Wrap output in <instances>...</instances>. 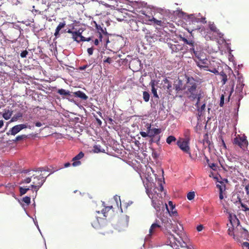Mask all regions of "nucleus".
I'll use <instances>...</instances> for the list:
<instances>
[{
	"label": "nucleus",
	"mask_w": 249,
	"mask_h": 249,
	"mask_svg": "<svg viewBox=\"0 0 249 249\" xmlns=\"http://www.w3.org/2000/svg\"><path fill=\"white\" fill-rule=\"evenodd\" d=\"M91 225L95 229H98L100 227V225L99 222V219L98 217L96 218V221H94L91 223Z\"/></svg>",
	"instance_id": "c9c22d12"
},
{
	"label": "nucleus",
	"mask_w": 249,
	"mask_h": 249,
	"mask_svg": "<svg viewBox=\"0 0 249 249\" xmlns=\"http://www.w3.org/2000/svg\"><path fill=\"white\" fill-rule=\"evenodd\" d=\"M173 89H175L176 90L178 91L182 89V83L181 80H178L174 85Z\"/></svg>",
	"instance_id": "a878e982"
},
{
	"label": "nucleus",
	"mask_w": 249,
	"mask_h": 249,
	"mask_svg": "<svg viewBox=\"0 0 249 249\" xmlns=\"http://www.w3.org/2000/svg\"><path fill=\"white\" fill-rule=\"evenodd\" d=\"M57 93L61 95L71 96V92L69 90H67L63 89H58Z\"/></svg>",
	"instance_id": "bb28decb"
},
{
	"label": "nucleus",
	"mask_w": 249,
	"mask_h": 249,
	"mask_svg": "<svg viewBox=\"0 0 249 249\" xmlns=\"http://www.w3.org/2000/svg\"><path fill=\"white\" fill-rule=\"evenodd\" d=\"M30 200L31 198L29 196H25L22 199L23 201L27 205H29L30 203Z\"/></svg>",
	"instance_id": "37998d69"
},
{
	"label": "nucleus",
	"mask_w": 249,
	"mask_h": 249,
	"mask_svg": "<svg viewBox=\"0 0 249 249\" xmlns=\"http://www.w3.org/2000/svg\"><path fill=\"white\" fill-rule=\"evenodd\" d=\"M178 146L184 152H187V140L180 139L177 142Z\"/></svg>",
	"instance_id": "6ab92c4d"
},
{
	"label": "nucleus",
	"mask_w": 249,
	"mask_h": 249,
	"mask_svg": "<svg viewBox=\"0 0 249 249\" xmlns=\"http://www.w3.org/2000/svg\"><path fill=\"white\" fill-rule=\"evenodd\" d=\"M218 140L219 146H220V147L222 146L223 149H226L227 146L222 136H220L218 137Z\"/></svg>",
	"instance_id": "c85d7f7f"
},
{
	"label": "nucleus",
	"mask_w": 249,
	"mask_h": 249,
	"mask_svg": "<svg viewBox=\"0 0 249 249\" xmlns=\"http://www.w3.org/2000/svg\"><path fill=\"white\" fill-rule=\"evenodd\" d=\"M65 22H60L58 24V25L57 26L55 29V33L54 34V36L56 37H57L59 35L60 31L61 30V29H62L63 28L65 27Z\"/></svg>",
	"instance_id": "393cba45"
},
{
	"label": "nucleus",
	"mask_w": 249,
	"mask_h": 249,
	"mask_svg": "<svg viewBox=\"0 0 249 249\" xmlns=\"http://www.w3.org/2000/svg\"><path fill=\"white\" fill-rule=\"evenodd\" d=\"M112 208V206L105 207V208L101 211V213L104 214V216L106 217V215L105 214L106 212L109 211Z\"/></svg>",
	"instance_id": "a19ab883"
},
{
	"label": "nucleus",
	"mask_w": 249,
	"mask_h": 249,
	"mask_svg": "<svg viewBox=\"0 0 249 249\" xmlns=\"http://www.w3.org/2000/svg\"><path fill=\"white\" fill-rule=\"evenodd\" d=\"M153 138L154 140L155 143H156L159 146L160 145V140L161 137L160 135V134H158L156 136L153 137Z\"/></svg>",
	"instance_id": "f704fd0d"
},
{
	"label": "nucleus",
	"mask_w": 249,
	"mask_h": 249,
	"mask_svg": "<svg viewBox=\"0 0 249 249\" xmlns=\"http://www.w3.org/2000/svg\"><path fill=\"white\" fill-rule=\"evenodd\" d=\"M30 190V188H23L20 187L19 188V191L21 196L25 194L27 192Z\"/></svg>",
	"instance_id": "4c0bfd02"
},
{
	"label": "nucleus",
	"mask_w": 249,
	"mask_h": 249,
	"mask_svg": "<svg viewBox=\"0 0 249 249\" xmlns=\"http://www.w3.org/2000/svg\"><path fill=\"white\" fill-rule=\"evenodd\" d=\"M225 96L224 94H222L220 96V101L219 105L220 107H223L224 104Z\"/></svg>",
	"instance_id": "49530a36"
},
{
	"label": "nucleus",
	"mask_w": 249,
	"mask_h": 249,
	"mask_svg": "<svg viewBox=\"0 0 249 249\" xmlns=\"http://www.w3.org/2000/svg\"><path fill=\"white\" fill-rule=\"evenodd\" d=\"M152 205L156 211V214L158 217L160 218L164 214L165 215V204L159 200H152Z\"/></svg>",
	"instance_id": "423d86ee"
},
{
	"label": "nucleus",
	"mask_w": 249,
	"mask_h": 249,
	"mask_svg": "<svg viewBox=\"0 0 249 249\" xmlns=\"http://www.w3.org/2000/svg\"><path fill=\"white\" fill-rule=\"evenodd\" d=\"M220 79L221 82H222V85H225L227 81V75L223 71L220 72Z\"/></svg>",
	"instance_id": "cd10ccee"
},
{
	"label": "nucleus",
	"mask_w": 249,
	"mask_h": 249,
	"mask_svg": "<svg viewBox=\"0 0 249 249\" xmlns=\"http://www.w3.org/2000/svg\"><path fill=\"white\" fill-rule=\"evenodd\" d=\"M99 3L105 5L106 7H110L111 9H115V7L114 5H111L109 4H107L103 0H99Z\"/></svg>",
	"instance_id": "e433bc0d"
},
{
	"label": "nucleus",
	"mask_w": 249,
	"mask_h": 249,
	"mask_svg": "<svg viewBox=\"0 0 249 249\" xmlns=\"http://www.w3.org/2000/svg\"><path fill=\"white\" fill-rule=\"evenodd\" d=\"M162 82L163 88L164 89H166L167 91L170 94L173 89L172 83L170 82L167 78L163 79Z\"/></svg>",
	"instance_id": "f3484780"
},
{
	"label": "nucleus",
	"mask_w": 249,
	"mask_h": 249,
	"mask_svg": "<svg viewBox=\"0 0 249 249\" xmlns=\"http://www.w3.org/2000/svg\"><path fill=\"white\" fill-rule=\"evenodd\" d=\"M91 40V37H88V38H86L84 36H81V38L80 39V41H89Z\"/></svg>",
	"instance_id": "603ef678"
},
{
	"label": "nucleus",
	"mask_w": 249,
	"mask_h": 249,
	"mask_svg": "<svg viewBox=\"0 0 249 249\" xmlns=\"http://www.w3.org/2000/svg\"><path fill=\"white\" fill-rule=\"evenodd\" d=\"M167 215L163 214L162 216L159 218L161 221L160 224L162 226V227L161 228V230L169 231L172 228V221L167 217Z\"/></svg>",
	"instance_id": "6e6552de"
},
{
	"label": "nucleus",
	"mask_w": 249,
	"mask_h": 249,
	"mask_svg": "<svg viewBox=\"0 0 249 249\" xmlns=\"http://www.w3.org/2000/svg\"><path fill=\"white\" fill-rule=\"evenodd\" d=\"M57 170H58V169L53 170L48 167H39V168H38L37 169H36V172H42L43 171L49 172H50V174L48 175V176H49L50 174L53 173L54 172H55L56 171H57Z\"/></svg>",
	"instance_id": "b1692460"
},
{
	"label": "nucleus",
	"mask_w": 249,
	"mask_h": 249,
	"mask_svg": "<svg viewBox=\"0 0 249 249\" xmlns=\"http://www.w3.org/2000/svg\"><path fill=\"white\" fill-rule=\"evenodd\" d=\"M188 45L190 46V52L193 53L195 57L199 61L204 60L203 49L199 42H195L192 38L188 40Z\"/></svg>",
	"instance_id": "7ed1b4c3"
},
{
	"label": "nucleus",
	"mask_w": 249,
	"mask_h": 249,
	"mask_svg": "<svg viewBox=\"0 0 249 249\" xmlns=\"http://www.w3.org/2000/svg\"><path fill=\"white\" fill-rule=\"evenodd\" d=\"M145 126L148 130V137H153L161 132V130L160 128H151L150 124H146Z\"/></svg>",
	"instance_id": "9b49d317"
},
{
	"label": "nucleus",
	"mask_w": 249,
	"mask_h": 249,
	"mask_svg": "<svg viewBox=\"0 0 249 249\" xmlns=\"http://www.w3.org/2000/svg\"><path fill=\"white\" fill-rule=\"evenodd\" d=\"M246 193L248 195H249V184L246 185L245 188Z\"/></svg>",
	"instance_id": "0e129e2a"
},
{
	"label": "nucleus",
	"mask_w": 249,
	"mask_h": 249,
	"mask_svg": "<svg viewBox=\"0 0 249 249\" xmlns=\"http://www.w3.org/2000/svg\"><path fill=\"white\" fill-rule=\"evenodd\" d=\"M88 53L89 55H91L93 54V47L89 48L87 50Z\"/></svg>",
	"instance_id": "6e6d98bb"
},
{
	"label": "nucleus",
	"mask_w": 249,
	"mask_h": 249,
	"mask_svg": "<svg viewBox=\"0 0 249 249\" xmlns=\"http://www.w3.org/2000/svg\"><path fill=\"white\" fill-rule=\"evenodd\" d=\"M201 98H199V100H197V98L194 100H189V102H192L193 104H194L196 109L198 111V113H200V115H201L203 111H204L206 107V104L204 103L200 107H199V103L200 102V99Z\"/></svg>",
	"instance_id": "f8f14e48"
},
{
	"label": "nucleus",
	"mask_w": 249,
	"mask_h": 249,
	"mask_svg": "<svg viewBox=\"0 0 249 249\" xmlns=\"http://www.w3.org/2000/svg\"><path fill=\"white\" fill-rule=\"evenodd\" d=\"M27 127V125L26 124H20L16 125L11 128L8 134H10L12 135H15L21 130Z\"/></svg>",
	"instance_id": "ddd939ff"
},
{
	"label": "nucleus",
	"mask_w": 249,
	"mask_h": 249,
	"mask_svg": "<svg viewBox=\"0 0 249 249\" xmlns=\"http://www.w3.org/2000/svg\"><path fill=\"white\" fill-rule=\"evenodd\" d=\"M99 41H100V39H95L94 41V44H95V45L97 46L99 44Z\"/></svg>",
	"instance_id": "338daca9"
},
{
	"label": "nucleus",
	"mask_w": 249,
	"mask_h": 249,
	"mask_svg": "<svg viewBox=\"0 0 249 249\" xmlns=\"http://www.w3.org/2000/svg\"><path fill=\"white\" fill-rule=\"evenodd\" d=\"M161 227H162V226L161 225L160 221H157L155 223H153L149 231V234L145 237V241H148L150 239L151 235L156 232L158 229H161Z\"/></svg>",
	"instance_id": "9d476101"
},
{
	"label": "nucleus",
	"mask_w": 249,
	"mask_h": 249,
	"mask_svg": "<svg viewBox=\"0 0 249 249\" xmlns=\"http://www.w3.org/2000/svg\"><path fill=\"white\" fill-rule=\"evenodd\" d=\"M238 200L236 201V203L239 202V203L241 205V207L243 208V210L245 212L249 211V208L246 204L242 203L241 198L238 197Z\"/></svg>",
	"instance_id": "c756f323"
},
{
	"label": "nucleus",
	"mask_w": 249,
	"mask_h": 249,
	"mask_svg": "<svg viewBox=\"0 0 249 249\" xmlns=\"http://www.w3.org/2000/svg\"><path fill=\"white\" fill-rule=\"evenodd\" d=\"M12 114V112L9 110H5L3 114V117L5 120H8L10 118Z\"/></svg>",
	"instance_id": "2f4dec72"
},
{
	"label": "nucleus",
	"mask_w": 249,
	"mask_h": 249,
	"mask_svg": "<svg viewBox=\"0 0 249 249\" xmlns=\"http://www.w3.org/2000/svg\"><path fill=\"white\" fill-rule=\"evenodd\" d=\"M74 94L77 97H79L82 99L86 100L88 99V97L86 95V94L83 92V91H81L80 90L76 91L74 92Z\"/></svg>",
	"instance_id": "5701e85b"
},
{
	"label": "nucleus",
	"mask_w": 249,
	"mask_h": 249,
	"mask_svg": "<svg viewBox=\"0 0 249 249\" xmlns=\"http://www.w3.org/2000/svg\"><path fill=\"white\" fill-rule=\"evenodd\" d=\"M28 52L26 50H25V51H22L20 53V56L22 58H25L27 56V55L28 54Z\"/></svg>",
	"instance_id": "3c124183"
},
{
	"label": "nucleus",
	"mask_w": 249,
	"mask_h": 249,
	"mask_svg": "<svg viewBox=\"0 0 249 249\" xmlns=\"http://www.w3.org/2000/svg\"><path fill=\"white\" fill-rule=\"evenodd\" d=\"M151 37L154 41L159 40L160 42H166L169 39V35L163 29H161L158 30Z\"/></svg>",
	"instance_id": "39448f33"
},
{
	"label": "nucleus",
	"mask_w": 249,
	"mask_h": 249,
	"mask_svg": "<svg viewBox=\"0 0 249 249\" xmlns=\"http://www.w3.org/2000/svg\"><path fill=\"white\" fill-rule=\"evenodd\" d=\"M33 219V220H34V224H35V225L36 226L37 229L40 232V233H41V231H40V230L39 228V226H38V223L37 222V221L36 220H35L34 218Z\"/></svg>",
	"instance_id": "e2e57ef3"
},
{
	"label": "nucleus",
	"mask_w": 249,
	"mask_h": 249,
	"mask_svg": "<svg viewBox=\"0 0 249 249\" xmlns=\"http://www.w3.org/2000/svg\"><path fill=\"white\" fill-rule=\"evenodd\" d=\"M32 181V176L31 177H28L24 179L22 181V183H29L31 181Z\"/></svg>",
	"instance_id": "de8ad7c7"
},
{
	"label": "nucleus",
	"mask_w": 249,
	"mask_h": 249,
	"mask_svg": "<svg viewBox=\"0 0 249 249\" xmlns=\"http://www.w3.org/2000/svg\"><path fill=\"white\" fill-rule=\"evenodd\" d=\"M203 229V226L202 225H199L197 226L196 230L198 231H201Z\"/></svg>",
	"instance_id": "052dcab7"
},
{
	"label": "nucleus",
	"mask_w": 249,
	"mask_h": 249,
	"mask_svg": "<svg viewBox=\"0 0 249 249\" xmlns=\"http://www.w3.org/2000/svg\"><path fill=\"white\" fill-rule=\"evenodd\" d=\"M209 166L211 168H212L213 170H215L216 168L217 165L215 163H211L209 164Z\"/></svg>",
	"instance_id": "5fc2aeb1"
},
{
	"label": "nucleus",
	"mask_w": 249,
	"mask_h": 249,
	"mask_svg": "<svg viewBox=\"0 0 249 249\" xmlns=\"http://www.w3.org/2000/svg\"><path fill=\"white\" fill-rule=\"evenodd\" d=\"M90 65V64H89V65L87 64V65H84L83 66L80 67L79 70H81V71L84 70L86 68H88Z\"/></svg>",
	"instance_id": "bf43d9fd"
},
{
	"label": "nucleus",
	"mask_w": 249,
	"mask_h": 249,
	"mask_svg": "<svg viewBox=\"0 0 249 249\" xmlns=\"http://www.w3.org/2000/svg\"><path fill=\"white\" fill-rule=\"evenodd\" d=\"M114 199L115 201H116L117 205H119V202L120 203V205L121 204V199H120V196L116 195L114 196Z\"/></svg>",
	"instance_id": "a18cd8bd"
},
{
	"label": "nucleus",
	"mask_w": 249,
	"mask_h": 249,
	"mask_svg": "<svg viewBox=\"0 0 249 249\" xmlns=\"http://www.w3.org/2000/svg\"><path fill=\"white\" fill-rule=\"evenodd\" d=\"M216 187L219 189V192H223V191H225V189H226V187H225V185L222 186V185H221L219 184H217Z\"/></svg>",
	"instance_id": "c03bdc74"
},
{
	"label": "nucleus",
	"mask_w": 249,
	"mask_h": 249,
	"mask_svg": "<svg viewBox=\"0 0 249 249\" xmlns=\"http://www.w3.org/2000/svg\"><path fill=\"white\" fill-rule=\"evenodd\" d=\"M235 235V238L234 239L239 242L243 240L248 239L249 236L248 231L242 228L241 226L236 228Z\"/></svg>",
	"instance_id": "0eeeda50"
},
{
	"label": "nucleus",
	"mask_w": 249,
	"mask_h": 249,
	"mask_svg": "<svg viewBox=\"0 0 249 249\" xmlns=\"http://www.w3.org/2000/svg\"><path fill=\"white\" fill-rule=\"evenodd\" d=\"M244 86V84L243 83L242 78L239 77L237 81L236 88L239 89L240 90H242Z\"/></svg>",
	"instance_id": "7c9ffc66"
},
{
	"label": "nucleus",
	"mask_w": 249,
	"mask_h": 249,
	"mask_svg": "<svg viewBox=\"0 0 249 249\" xmlns=\"http://www.w3.org/2000/svg\"><path fill=\"white\" fill-rule=\"evenodd\" d=\"M188 154H189V156L190 157V158L192 160H195L196 158L197 157V154L196 153H193V154H191L190 152H189V146H188Z\"/></svg>",
	"instance_id": "79ce46f5"
},
{
	"label": "nucleus",
	"mask_w": 249,
	"mask_h": 249,
	"mask_svg": "<svg viewBox=\"0 0 249 249\" xmlns=\"http://www.w3.org/2000/svg\"><path fill=\"white\" fill-rule=\"evenodd\" d=\"M150 138V140H149V143L150 144H151L152 143H155V141H154V140L153 139V137H149Z\"/></svg>",
	"instance_id": "69168bd1"
},
{
	"label": "nucleus",
	"mask_w": 249,
	"mask_h": 249,
	"mask_svg": "<svg viewBox=\"0 0 249 249\" xmlns=\"http://www.w3.org/2000/svg\"><path fill=\"white\" fill-rule=\"evenodd\" d=\"M150 85L152 87V93L153 94L154 97L156 98V101H158V99L159 98V96L158 95L157 92V89H156L155 87V81H152L150 83Z\"/></svg>",
	"instance_id": "4be33fe9"
},
{
	"label": "nucleus",
	"mask_w": 249,
	"mask_h": 249,
	"mask_svg": "<svg viewBox=\"0 0 249 249\" xmlns=\"http://www.w3.org/2000/svg\"><path fill=\"white\" fill-rule=\"evenodd\" d=\"M229 220H230V225L231 226H232V227L231 228H230L229 227L228 231V233L230 235V236H233V238H235V229H234L233 228L234 227V225L233 224V223H232V218H231V216L230 215V217H229ZM227 226L228 227H230L229 226V224H227Z\"/></svg>",
	"instance_id": "a211bd4d"
},
{
	"label": "nucleus",
	"mask_w": 249,
	"mask_h": 249,
	"mask_svg": "<svg viewBox=\"0 0 249 249\" xmlns=\"http://www.w3.org/2000/svg\"><path fill=\"white\" fill-rule=\"evenodd\" d=\"M233 143L244 150L247 148L248 145V142L245 136H240L238 135V137L234 139Z\"/></svg>",
	"instance_id": "1a4fd4ad"
},
{
	"label": "nucleus",
	"mask_w": 249,
	"mask_h": 249,
	"mask_svg": "<svg viewBox=\"0 0 249 249\" xmlns=\"http://www.w3.org/2000/svg\"><path fill=\"white\" fill-rule=\"evenodd\" d=\"M242 246L245 249H249V243L247 242H243Z\"/></svg>",
	"instance_id": "864d4df0"
},
{
	"label": "nucleus",
	"mask_w": 249,
	"mask_h": 249,
	"mask_svg": "<svg viewBox=\"0 0 249 249\" xmlns=\"http://www.w3.org/2000/svg\"><path fill=\"white\" fill-rule=\"evenodd\" d=\"M205 23L206 22L205 18H198L195 16V14L188 15V24L189 27L188 28V32L190 33L191 36L194 38V33L196 32L198 33V30L200 27L199 23Z\"/></svg>",
	"instance_id": "f03ea898"
},
{
	"label": "nucleus",
	"mask_w": 249,
	"mask_h": 249,
	"mask_svg": "<svg viewBox=\"0 0 249 249\" xmlns=\"http://www.w3.org/2000/svg\"><path fill=\"white\" fill-rule=\"evenodd\" d=\"M104 62L110 64L111 63V59L110 57H107L104 60Z\"/></svg>",
	"instance_id": "680f3d73"
},
{
	"label": "nucleus",
	"mask_w": 249,
	"mask_h": 249,
	"mask_svg": "<svg viewBox=\"0 0 249 249\" xmlns=\"http://www.w3.org/2000/svg\"><path fill=\"white\" fill-rule=\"evenodd\" d=\"M195 196V192H190L188 193V199L189 200H193Z\"/></svg>",
	"instance_id": "58836bf2"
},
{
	"label": "nucleus",
	"mask_w": 249,
	"mask_h": 249,
	"mask_svg": "<svg viewBox=\"0 0 249 249\" xmlns=\"http://www.w3.org/2000/svg\"><path fill=\"white\" fill-rule=\"evenodd\" d=\"M148 21L151 22L150 23V24L157 25H160V26H163V22L162 20H158L153 17H152L151 18H150V17L148 16Z\"/></svg>",
	"instance_id": "aec40b11"
},
{
	"label": "nucleus",
	"mask_w": 249,
	"mask_h": 249,
	"mask_svg": "<svg viewBox=\"0 0 249 249\" xmlns=\"http://www.w3.org/2000/svg\"><path fill=\"white\" fill-rule=\"evenodd\" d=\"M158 184H159L160 185V191L162 192L163 190V187L162 186V181L161 180H158Z\"/></svg>",
	"instance_id": "4d7b16f0"
},
{
	"label": "nucleus",
	"mask_w": 249,
	"mask_h": 249,
	"mask_svg": "<svg viewBox=\"0 0 249 249\" xmlns=\"http://www.w3.org/2000/svg\"><path fill=\"white\" fill-rule=\"evenodd\" d=\"M42 124L40 123V122H36V124H35V125L37 127H40L42 126Z\"/></svg>",
	"instance_id": "774afa93"
},
{
	"label": "nucleus",
	"mask_w": 249,
	"mask_h": 249,
	"mask_svg": "<svg viewBox=\"0 0 249 249\" xmlns=\"http://www.w3.org/2000/svg\"><path fill=\"white\" fill-rule=\"evenodd\" d=\"M168 45L173 51H177V50H179L180 49L179 48H177L176 45L168 44Z\"/></svg>",
	"instance_id": "09e8293b"
},
{
	"label": "nucleus",
	"mask_w": 249,
	"mask_h": 249,
	"mask_svg": "<svg viewBox=\"0 0 249 249\" xmlns=\"http://www.w3.org/2000/svg\"><path fill=\"white\" fill-rule=\"evenodd\" d=\"M150 98V95L149 93L146 91L143 92V99L146 102L149 101Z\"/></svg>",
	"instance_id": "72a5a7b5"
},
{
	"label": "nucleus",
	"mask_w": 249,
	"mask_h": 249,
	"mask_svg": "<svg viewBox=\"0 0 249 249\" xmlns=\"http://www.w3.org/2000/svg\"><path fill=\"white\" fill-rule=\"evenodd\" d=\"M165 214L166 215H174L176 213L175 205L171 201L168 202V206L165 203Z\"/></svg>",
	"instance_id": "4468645a"
},
{
	"label": "nucleus",
	"mask_w": 249,
	"mask_h": 249,
	"mask_svg": "<svg viewBox=\"0 0 249 249\" xmlns=\"http://www.w3.org/2000/svg\"><path fill=\"white\" fill-rule=\"evenodd\" d=\"M188 249H196L191 243L188 241Z\"/></svg>",
	"instance_id": "13d9d810"
},
{
	"label": "nucleus",
	"mask_w": 249,
	"mask_h": 249,
	"mask_svg": "<svg viewBox=\"0 0 249 249\" xmlns=\"http://www.w3.org/2000/svg\"><path fill=\"white\" fill-rule=\"evenodd\" d=\"M199 78L188 77V99L194 100L202 97L201 90L198 91L197 88L200 85Z\"/></svg>",
	"instance_id": "f257e3e1"
},
{
	"label": "nucleus",
	"mask_w": 249,
	"mask_h": 249,
	"mask_svg": "<svg viewBox=\"0 0 249 249\" xmlns=\"http://www.w3.org/2000/svg\"><path fill=\"white\" fill-rule=\"evenodd\" d=\"M32 184L31 185V187L32 189H34L35 193L33 197H36L37 195V192L39 188L43 185L44 183L45 182L46 178H45L42 176L41 174L39 175L36 176L34 174H32Z\"/></svg>",
	"instance_id": "20e7f679"
},
{
	"label": "nucleus",
	"mask_w": 249,
	"mask_h": 249,
	"mask_svg": "<svg viewBox=\"0 0 249 249\" xmlns=\"http://www.w3.org/2000/svg\"><path fill=\"white\" fill-rule=\"evenodd\" d=\"M140 134L143 138H146V137H148V130L146 129V132L141 131L140 132Z\"/></svg>",
	"instance_id": "8fccbe9b"
},
{
	"label": "nucleus",
	"mask_w": 249,
	"mask_h": 249,
	"mask_svg": "<svg viewBox=\"0 0 249 249\" xmlns=\"http://www.w3.org/2000/svg\"><path fill=\"white\" fill-rule=\"evenodd\" d=\"M95 24V27L97 30L98 31V32L99 33V38H100V40L101 42L102 41V33L105 35L107 34V32L106 31V28H103L101 25H98L96 23V22H94Z\"/></svg>",
	"instance_id": "dca6fc26"
},
{
	"label": "nucleus",
	"mask_w": 249,
	"mask_h": 249,
	"mask_svg": "<svg viewBox=\"0 0 249 249\" xmlns=\"http://www.w3.org/2000/svg\"><path fill=\"white\" fill-rule=\"evenodd\" d=\"M176 141V138L174 136L171 135L168 136L166 139V142L170 144L172 142H175Z\"/></svg>",
	"instance_id": "473e14b6"
},
{
	"label": "nucleus",
	"mask_w": 249,
	"mask_h": 249,
	"mask_svg": "<svg viewBox=\"0 0 249 249\" xmlns=\"http://www.w3.org/2000/svg\"><path fill=\"white\" fill-rule=\"evenodd\" d=\"M84 156V154L83 152H79L78 154L73 158L72 160L73 161L72 165L74 167L79 166L81 164V162L79 160L83 158Z\"/></svg>",
	"instance_id": "2eb2a0df"
},
{
	"label": "nucleus",
	"mask_w": 249,
	"mask_h": 249,
	"mask_svg": "<svg viewBox=\"0 0 249 249\" xmlns=\"http://www.w3.org/2000/svg\"><path fill=\"white\" fill-rule=\"evenodd\" d=\"M27 138V136L26 135H22L18 136L14 140H13L14 142H17L20 140H22L25 138Z\"/></svg>",
	"instance_id": "ea45409f"
},
{
	"label": "nucleus",
	"mask_w": 249,
	"mask_h": 249,
	"mask_svg": "<svg viewBox=\"0 0 249 249\" xmlns=\"http://www.w3.org/2000/svg\"><path fill=\"white\" fill-rule=\"evenodd\" d=\"M81 36H82V32H80L79 30L74 31L73 35H72V39L78 43L80 42L79 40L81 38Z\"/></svg>",
	"instance_id": "412c9836"
}]
</instances>
